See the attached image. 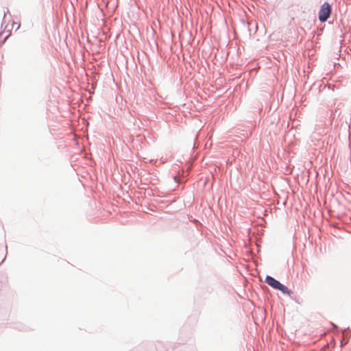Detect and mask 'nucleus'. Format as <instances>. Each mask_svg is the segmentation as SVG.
Returning <instances> with one entry per match:
<instances>
[{
    "mask_svg": "<svg viewBox=\"0 0 351 351\" xmlns=\"http://www.w3.org/2000/svg\"><path fill=\"white\" fill-rule=\"evenodd\" d=\"M265 282L267 285H269L274 289H278L282 291L283 293L288 294L289 295H291V294L292 293L291 291L289 290L286 286L281 284L279 281H278L273 277L267 276L265 278Z\"/></svg>",
    "mask_w": 351,
    "mask_h": 351,
    "instance_id": "obj_1",
    "label": "nucleus"
},
{
    "mask_svg": "<svg viewBox=\"0 0 351 351\" xmlns=\"http://www.w3.org/2000/svg\"><path fill=\"white\" fill-rule=\"evenodd\" d=\"M331 13V6L328 2L322 4L319 12V19L321 22H325L329 18Z\"/></svg>",
    "mask_w": 351,
    "mask_h": 351,
    "instance_id": "obj_2",
    "label": "nucleus"
},
{
    "mask_svg": "<svg viewBox=\"0 0 351 351\" xmlns=\"http://www.w3.org/2000/svg\"><path fill=\"white\" fill-rule=\"evenodd\" d=\"M8 36H5V37L3 38V40L1 43L2 44H3V43H5V41L6 40V39L8 38Z\"/></svg>",
    "mask_w": 351,
    "mask_h": 351,
    "instance_id": "obj_3",
    "label": "nucleus"
},
{
    "mask_svg": "<svg viewBox=\"0 0 351 351\" xmlns=\"http://www.w3.org/2000/svg\"><path fill=\"white\" fill-rule=\"evenodd\" d=\"M5 15H6V13H5V12H4L3 18H5Z\"/></svg>",
    "mask_w": 351,
    "mask_h": 351,
    "instance_id": "obj_4",
    "label": "nucleus"
}]
</instances>
